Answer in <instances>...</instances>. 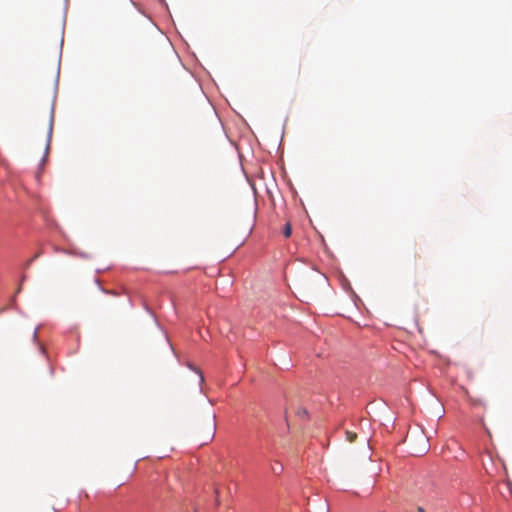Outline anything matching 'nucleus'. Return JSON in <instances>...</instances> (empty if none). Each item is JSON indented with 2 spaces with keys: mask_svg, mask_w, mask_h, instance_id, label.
I'll list each match as a JSON object with an SVG mask.
<instances>
[{
  "mask_svg": "<svg viewBox=\"0 0 512 512\" xmlns=\"http://www.w3.org/2000/svg\"><path fill=\"white\" fill-rule=\"evenodd\" d=\"M406 441H409L410 445L412 446V452L415 455H422L428 451V438L424 435L423 432L411 434L408 436Z\"/></svg>",
  "mask_w": 512,
  "mask_h": 512,
  "instance_id": "obj_1",
  "label": "nucleus"
},
{
  "mask_svg": "<svg viewBox=\"0 0 512 512\" xmlns=\"http://www.w3.org/2000/svg\"><path fill=\"white\" fill-rule=\"evenodd\" d=\"M50 118H49V123H48V139H47V145H46V150L49 149V144H50V140H51V136H52V128H53V111H51L50 113Z\"/></svg>",
  "mask_w": 512,
  "mask_h": 512,
  "instance_id": "obj_2",
  "label": "nucleus"
},
{
  "mask_svg": "<svg viewBox=\"0 0 512 512\" xmlns=\"http://www.w3.org/2000/svg\"><path fill=\"white\" fill-rule=\"evenodd\" d=\"M271 471L273 474L279 475L283 471V465L278 461H274V463L271 465Z\"/></svg>",
  "mask_w": 512,
  "mask_h": 512,
  "instance_id": "obj_3",
  "label": "nucleus"
},
{
  "mask_svg": "<svg viewBox=\"0 0 512 512\" xmlns=\"http://www.w3.org/2000/svg\"><path fill=\"white\" fill-rule=\"evenodd\" d=\"M292 233V227L290 223H286L283 228V234L286 238L290 237Z\"/></svg>",
  "mask_w": 512,
  "mask_h": 512,
  "instance_id": "obj_4",
  "label": "nucleus"
},
{
  "mask_svg": "<svg viewBox=\"0 0 512 512\" xmlns=\"http://www.w3.org/2000/svg\"><path fill=\"white\" fill-rule=\"evenodd\" d=\"M357 438V434L355 432L346 431V439L348 442L353 443Z\"/></svg>",
  "mask_w": 512,
  "mask_h": 512,
  "instance_id": "obj_5",
  "label": "nucleus"
},
{
  "mask_svg": "<svg viewBox=\"0 0 512 512\" xmlns=\"http://www.w3.org/2000/svg\"><path fill=\"white\" fill-rule=\"evenodd\" d=\"M296 414H297L300 418H303V419H304V418H306V417H307L308 412H307V410H306L305 408L300 407V408H298V409H297Z\"/></svg>",
  "mask_w": 512,
  "mask_h": 512,
  "instance_id": "obj_6",
  "label": "nucleus"
},
{
  "mask_svg": "<svg viewBox=\"0 0 512 512\" xmlns=\"http://www.w3.org/2000/svg\"><path fill=\"white\" fill-rule=\"evenodd\" d=\"M214 427H215V425H214V423H212L210 431H209L208 436H207V440H211L213 438V436H214Z\"/></svg>",
  "mask_w": 512,
  "mask_h": 512,
  "instance_id": "obj_7",
  "label": "nucleus"
},
{
  "mask_svg": "<svg viewBox=\"0 0 512 512\" xmlns=\"http://www.w3.org/2000/svg\"><path fill=\"white\" fill-rule=\"evenodd\" d=\"M473 404L475 405H483V403L479 400H473Z\"/></svg>",
  "mask_w": 512,
  "mask_h": 512,
  "instance_id": "obj_8",
  "label": "nucleus"
},
{
  "mask_svg": "<svg viewBox=\"0 0 512 512\" xmlns=\"http://www.w3.org/2000/svg\"><path fill=\"white\" fill-rule=\"evenodd\" d=\"M197 372L199 373L200 382L202 383L204 381V377H203L202 373L199 370Z\"/></svg>",
  "mask_w": 512,
  "mask_h": 512,
  "instance_id": "obj_9",
  "label": "nucleus"
}]
</instances>
